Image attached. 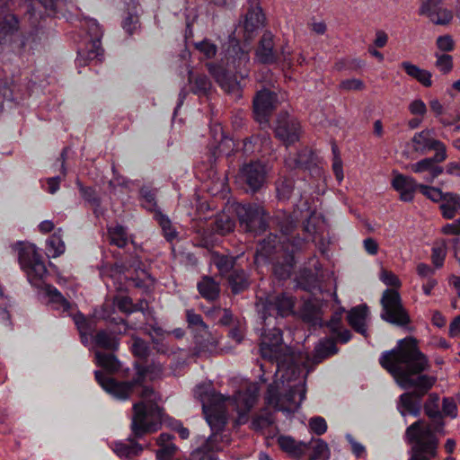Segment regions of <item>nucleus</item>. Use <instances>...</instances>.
I'll return each instance as SVG.
<instances>
[{"label":"nucleus","instance_id":"nucleus-43","mask_svg":"<svg viewBox=\"0 0 460 460\" xmlns=\"http://www.w3.org/2000/svg\"><path fill=\"white\" fill-rule=\"evenodd\" d=\"M186 322L188 327L193 332L208 333V326L203 321L201 314L195 313L193 309L186 310Z\"/></svg>","mask_w":460,"mask_h":460},{"label":"nucleus","instance_id":"nucleus-5","mask_svg":"<svg viewBox=\"0 0 460 460\" xmlns=\"http://www.w3.org/2000/svg\"><path fill=\"white\" fill-rule=\"evenodd\" d=\"M439 402L440 397L438 394H429L422 407L430 423L424 419H419L406 428L403 438L411 446L410 460H436L438 457V436L446 434V422Z\"/></svg>","mask_w":460,"mask_h":460},{"label":"nucleus","instance_id":"nucleus-42","mask_svg":"<svg viewBox=\"0 0 460 460\" xmlns=\"http://www.w3.org/2000/svg\"><path fill=\"white\" fill-rule=\"evenodd\" d=\"M15 87L13 80H0V113L4 111V102H19L20 97L15 93Z\"/></svg>","mask_w":460,"mask_h":460},{"label":"nucleus","instance_id":"nucleus-21","mask_svg":"<svg viewBox=\"0 0 460 460\" xmlns=\"http://www.w3.org/2000/svg\"><path fill=\"white\" fill-rule=\"evenodd\" d=\"M115 352L95 351V364L109 374H120L123 378L131 376V369L124 367L122 363L115 356Z\"/></svg>","mask_w":460,"mask_h":460},{"label":"nucleus","instance_id":"nucleus-8","mask_svg":"<svg viewBox=\"0 0 460 460\" xmlns=\"http://www.w3.org/2000/svg\"><path fill=\"white\" fill-rule=\"evenodd\" d=\"M256 260L261 258L272 265V273L279 280L289 279L296 265L293 250L283 249L279 244L278 234H270L258 243L256 249Z\"/></svg>","mask_w":460,"mask_h":460},{"label":"nucleus","instance_id":"nucleus-56","mask_svg":"<svg viewBox=\"0 0 460 460\" xmlns=\"http://www.w3.org/2000/svg\"><path fill=\"white\" fill-rule=\"evenodd\" d=\"M345 438L348 441V443L350 445L351 453L353 454V456L356 458L359 459V458H363L365 456H367L366 447L364 445H362L361 443L356 441V439L354 438V437L351 434L347 433L345 435Z\"/></svg>","mask_w":460,"mask_h":460},{"label":"nucleus","instance_id":"nucleus-51","mask_svg":"<svg viewBox=\"0 0 460 460\" xmlns=\"http://www.w3.org/2000/svg\"><path fill=\"white\" fill-rule=\"evenodd\" d=\"M429 19L436 25H447L453 20V13L451 10L442 6L435 12L433 16H429Z\"/></svg>","mask_w":460,"mask_h":460},{"label":"nucleus","instance_id":"nucleus-28","mask_svg":"<svg viewBox=\"0 0 460 460\" xmlns=\"http://www.w3.org/2000/svg\"><path fill=\"white\" fill-rule=\"evenodd\" d=\"M75 184L82 199L93 208V213L96 218H100L104 214L102 208V199L97 193L95 188L92 186H84L80 180H76Z\"/></svg>","mask_w":460,"mask_h":460},{"label":"nucleus","instance_id":"nucleus-58","mask_svg":"<svg viewBox=\"0 0 460 460\" xmlns=\"http://www.w3.org/2000/svg\"><path fill=\"white\" fill-rule=\"evenodd\" d=\"M345 312L344 307H340L337 309L332 314L329 321H324L323 326H326L330 332L333 331V329L342 327V314Z\"/></svg>","mask_w":460,"mask_h":460},{"label":"nucleus","instance_id":"nucleus-64","mask_svg":"<svg viewBox=\"0 0 460 460\" xmlns=\"http://www.w3.org/2000/svg\"><path fill=\"white\" fill-rule=\"evenodd\" d=\"M138 24V18L131 13H128L127 17L122 21V27L126 32L129 35L133 34Z\"/></svg>","mask_w":460,"mask_h":460},{"label":"nucleus","instance_id":"nucleus-27","mask_svg":"<svg viewBox=\"0 0 460 460\" xmlns=\"http://www.w3.org/2000/svg\"><path fill=\"white\" fill-rule=\"evenodd\" d=\"M159 189L153 183L147 182L141 185L137 191V200L142 208L149 213H154L161 208L158 206Z\"/></svg>","mask_w":460,"mask_h":460},{"label":"nucleus","instance_id":"nucleus-18","mask_svg":"<svg viewBox=\"0 0 460 460\" xmlns=\"http://www.w3.org/2000/svg\"><path fill=\"white\" fill-rule=\"evenodd\" d=\"M272 151L271 138L269 132L261 130L245 137L242 144L243 155L265 156Z\"/></svg>","mask_w":460,"mask_h":460},{"label":"nucleus","instance_id":"nucleus-30","mask_svg":"<svg viewBox=\"0 0 460 460\" xmlns=\"http://www.w3.org/2000/svg\"><path fill=\"white\" fill-rule=\"evenodd\" d=\"M277 443L281 451L291 457L301 458L309 446L303 441H296L293 437L288 435H280L277 438Z\"/></svg>","mask_w":460,"mask_h":460},{"label":"nucleus","instance_id":"nucleus-7","mask_svg":"<svg viewBox=\"0 0 460 460\" xmlns=\"http://www.w3.org/2000/svg\"><path fill=\"white\" fill-rule=\"evenodd\" d=\"M21 269L25 272L28 281L37 288L44 291L49 298L48 304L56 310L69 312L71 304L61 292L53 285L45 282L44 279L48 274L42 256L36 251L34 246L28 249H21L18 257Z\"/></svg>","mask_w":460,"mask_h":460},{"label":"nucleus","instance_id":"nucleus-9","mask_svg":"<svg viewBox=\"0 0 460 460\" xmlns=\"http://www.w3.org/2000/svg\"><path fill=\"white\" fill-rule=\"evenodd\" d=\"M240 227L254 236L263 234L268 226V217L264 208L256 203H238L234 208Z\"/></svg>","mask_w":460,"mask_h":460},{"label":"nucleus","instance_id":"nucleus-11","mask_svg":"<svg viewBox=\"0 0 460 460\" xmlns=\"http://www.w3.org/2000/svg\"><path fill=\"white\" fill-rule=\"evenodd\" d=\"M86 33L88 35V42L84 49L77 50L75 64L77 66H84L89 62L96 60L101 61L103 56V49L102 48V30L95 19H88L85 21Z\"/></svg>","mask_w":460,"mask_h":460},{"label":"nucleus","instance_id":"nucleus-14","mask_svg":"<svg viewBox=\"0 0 460 460\" xmlns=\"http://www.w3.org/2000/svg\"><path fill=\"white\" fill-rule=\"evenodd\" d=\"M268 175L267 165L260 160L251 161L240 168L239 180L247 192L256 193L265 184Z\"/></svg>","mask_w":460,"mask_h":460},{"label":"nucleus","instance_id":"nucleus-41","mask_svg":"<svg viewBox=\"0 0 460 460\" xmlns=\"http://www.w3.org/2000/svg\"><path fill=\"white\" fill-rule=\"evenodd\" d=\"M188 80L190 91L197 95H207L211 88V82L205 75H195L192 71H189Z\"/></svg>","mask_w":460,"mask_h":460},{"label":"nucleus","instance_id":"nucleus-49","mask_svg":"<svg viewBox=\"0 0 460 460\" xmlns=\"http://www.w3.org/2000/svg\"><path fill=\"white\" fill-rule=\"evenodd\" d=\"M109 234L111 244H114L119 248H123L127 245L128 238L123 226H116L109 230Z\"/></svg>","mask_w":460,"mask_h":460},{"label":"nucleus","instance_id":"nucleus-29","mask_svg":"<svg viewBox=\"0 0 460 460\" xmlns=\"http://www.w3.org/2000/svg\"><path fill=\"white\" fill-rule=\"evenodd\" d=\"M314 152L307 148L304 147L298 150L294 155H289L285 159L286 166L291 170L301 169V170H310L312 165L314 164Z\"/></svg>","mask_w":460,"mask_h":460},{"label":"nucleus","instance_id":"nucleus-57","mask_svg":"<svg viewBox=\"0 0 460 460\" xmlns=\"http://www.w3.org/2000/svg\"><path fill=\"white\" fill-rule=\"evenodd\" d=\"M436 66L443 74L449 73L453 68V58L448 54L436 55Z\"/></svg>","mask_w":460,"mask_h":460},{"label":"nucleus","instance_id":"nucleus-62","mask_svg":"<svg viewBox=\"0 0 460 460\" xmlns=\"http://www.w3.org/2000/svg\"><path fill=\"white\" fill-rule=\"evenodd\" d=\"M380 279L388 287L398 288L402 285L399 278L394 272L386 270H382Z\"/></svg>","mask_w":460,"mask_h":460},{"label":"nucleus","instance_id":"nucleus-45","mask_svg":"<svg viewBox=\"0 0 460 460\" xmlns=\"http://www.w3.org/2000/svg\"><path fill=\"white\" fill-rule=\"evenodd\" d=\"M65 252V243L60 236L52 234L46 241V254L49 257L56 258Z\"/></svg>","mask_w":460,"mask_h":460},{"label":"nucleus","instance_id":"nucleus-37","mask_svg":"<svg viewBox=\"0 0 460 460\" xmlns=\"http://www.w3.org/2000/svg\"><path fill=\"white\" fill-rule=\"evenodd\" d=\"M197 288L200 296L208 301H214L219 296L220 289L218 284L208 276L203 277L198 282Z\"/></svg>","mask_w":460,"mask_h":460},{"label":"nucleus","instance_id":"nucleus-15","mask_svg":"<svg viewBox=\"0 0 460 460\" xmlns=\"http://www.w3.org/2000/svg\"><path fill=\"white\" fill-rule=\"evenodd\" d=\"M278 95L269 89H262L257 92L252 102V113L254 119L261 126L269 125L270 118L276 108Z\"/></svg>","mask_w":460,"mask_h":460},{"label":"nucleus","instance_id":"nucleus-1","mask_svg":"<svg viewBox=\"0 0 460 460\" xmlns=\"http://www.w3.org/2000/svg\"><path fill=\"white\" fill-rule=\"evenodd\" d=\"M296 297L282 292L269 295L257 303L258 320L254 327L260 336V352L263 359L276 365V376L288 389L281 394L274 384L268 386L265 399L269 405L288 414L296 411L306 397L305 369L306 362L289 348L283 347L284 319L295 313Z\"/></svg>","mask_w":460,"mask_h":460},{"label":"nucleus","instance_id":"nucleus-63","mask_svg":"<svg viewBox=\"0 0 460 460\" xmlns=\"http://www.w3.org/2000/svg\"><path fill=\"white\" fill-rule=\"evenodd\" d=\"M409 111L414 116H420L423 118L427 113V106L420 99H416L409 104Z\"/></svg>","mask_w":460,"mask_h":460},{"label":"nucleus","instance_id":"nucleus-2","mask_svg":"<svg viewBox=\"0 0 460 460\" xmlns=\"http://www.w3.org/2000/svg\"><path fill=\"white\" fill-rule=\"evenodd\" d=\"M94 377L106 393L117 399L126 400L134 394L143 399L132 406L131 433L127 438L128 442L116 441L113 447V451L119 459L135 460L144 451V446L138 440L159 430L164 418V409L152 399L155 394L154 388L145 385L147 379L155 378V366L135 361L134 375L126 381L107 376L101 370L94 371Z\"/></svg>","mask_w":460,"mask_h":460},{"label":"nucleus","instance_id":"nucleus-36","mask_svg":"<svg viewBox=\"0 0 460 460\" xmlns=\"http://www.w3.org/2000/svg\"><path fill=\"white\" fill-rule=\"evenodd\" d=\"M211 431L222 432L227 422L226 410H202Z\"/></svg>","mask_w":460,"mask_h":460},{"label":"nucleus","instance_id":"nucleus-38","mask_svg":"<svg viewBox=\"0 0 460 460\" xmlns=\"http://www.w3.org/2000/svg\"><path fill=\"white\" fill-rule=\"evenodd\" d=\"M234 227V218L226 213L217 215L211 224V231L219 235H226L231 233Z\"/></svg>","mask_w":460,"mask_h":460},{"label":"nucleus","instance_id":"nucleus-24","mask_svg":"<svg viewBox=\"0 0 460 460\" xmlns=\"http://www.w3.org/2000/svg\"><path fill=\"white\" fill-rule=\"evenodd\" d=\"M369 315L368 306L366 304L352 307L347 314L349 326L358 333L367 337V320Z\"/></svg>","mask_w":460,"mask_h":460},{"label":"nucleus","instance_id":"nucleus-35","mask_svg":"<svg viewBox=\"0 0 460 460\" xmlns=\"http://www.w3.org/2000/svg\"><path fill=\"white\" fill-rule=\"evenodd\" d=\"M152 215L153 219L161 228L163 236L167 242L172 243L178 237V232L173 227L170 217L164 214L161 208L152 213Z\"/></svg>","mask_w":460,"mask_h":460},{"label":"nucleus","instance_id":"nucleus-60","mask_svg":"<svg viewBox=\"0 0 460 460\" xmlns=\"http://www.w3.org/2000/svg\"><path fill=\"white\" fill-rule=\"evenodd\" d=\"M330 332L333 336V340L336 341V342H340L341 344L348 343L352 338L351 332L343 328V326L341 328L333 329V331Z\"/></svg>","mask_w":460,"mask_h":460},{"label":"nucleus","instance_id":"nucleus-50","mask_svg":"<svg viewBox=\"0 0 460 460\" xmlns=\"http://www.w3.org/2000/svg\"><path fill=\"white\" fill-rule=\"evenodd\" d=\"M443 4L444 0H422L419 9V14L425 15L428 18L433 16L435 12L440 9Z\"/></svg>","mask_w":460,"mask_h":460},{"label":"nucleus","instance_id":"nucleus-12","mask_svg":"<svg viewBox=\"0 0 460 460\" xmlns=\"http://www.w3.org/2000/svg\"><path fill=\"white\" fill-rule=\"evenodd\" d=\"M128 324L121 317H112L105 329H100L93 336V347L106 351L116 352L119 348V336L126 332Z\"/></svg>","mask_w":460,"mask_h":460},{"label":"nucleus","instance_id":"nucleus-61","mask_svg":"<svg viewBox=\"0 0 460 460\" xmlns=\"http://www.w3.org/2000/svg\"><path fill=\"white\" fill-rule=\"evenodd\" d=\"M438 49L441 51L450 52L455 49V42L450 35H442L436 40Z\"/></svg>","mask_w":460,"mask_h":460},{"label":"nucleus","instance_id":"nucleus-47","mask_svg":"<svg viewBox=\"0 0 460 460\" xmlns=\"http://www.w3.org/2000/svg\"><path fill=\"white\" fill-rule=\"evenodd\" d=\"M330 449L328 444L322 438H317L313 441L312 453L310 454L309 460H318L320 458H328Z\"/></svg>","mask_w":460,"mask_h":460},{"label":"nucleus","instance_id":"nucleus-46","mask_svg":"<svg viewBox=\"0 0 460 460\" xmlns=\"http://www.w3.org/2000/svg\"><path fill=\"white\" fill-rule=\"evenodd\" d=\"M337 352L338 348L336 345V341L332 338L321 341L315 348L316 357L321 359L335 355Z\"/></svg>","mask_w":460,"mask_h":460},{"label":"nucleus","instance_id":"nucleus-17","mask_svg":"<svg viewBox=\"0 0 460 460\" xmlns=\"http://www.w3.org/2000/svg\"><path fill=\"white\" fill-rule=\"evenodd\" d=\"M441 151L442 152L435 153L432 157H426L417 163L410 164L411 171L414 173L426 172L423 176V180L429 183L433 182L434 180L444 172L443 167L438 165V164L444 162L447 155V151Z\"/></svg>","mask_w":460,"mask_h":460},{"label":"nucleus","instance_id":"nucleus-3","mask_svg":"<svg viewBox=\"0 0 460 460\" xmlns=\"http://www.w3.org/2000/svg\"><path fill=\"white\" fill-rule=\"evenodd\" d=\"M63 0H0V49L17 54L39 50L49 37L50 17H66Z\"/></svg>","mask_w":460,"mask_h":460},{"label":"nucleus","instance_id":"nucleus-10","mask_svg":"<svg viewBox=\"0 0 460 460\" xmlns=\"http://www.w3.org/2000/svg\"><path fill=\"white\" fill-rule=\"evenodd\" d=\"M380 304L382 306L381 318L396 326H406L411 318L404 308L400 293L394 288L384 290Z\"/></svg>","mask_w":460,"mask_h":460},{"label":"nucleus","instance_id":"nucleus-59","mask_svg":"<svg viewBox=\"0 0 460 460\" xmlns=\"http://www.w3.org/2000/svg\"><path fill=\"white\" fill-rule=\"evenodd\" d=\"M339 88L344 91H362L365 88V84L357 78L345 79L340 83Z\"/></svg>","mask_w":460,"mask_h":460},{"label":"nucleus","instance_id":"nucleus-13","mask_svg":"<svg viewBox=\"0 0 460 460\" xmlns=\"http://www.w3.org/2000/svg\"><path fill=\"white\" fill-rule=\"evenodd\" d=\"M423 196L433 202L438 203L442 217L453 219L460 211V195L455 192H443L439 188L421 184L419 190Z\"/></svg>","mask_w":460,"mask_h":460},{"label":"nucleus","instance_id":"nucleus-23","mask_svg":"<svg viewBox=\"0 0 460 460\" xmlns=\"http://www.w3.org/2000/svg\"><path fill=\"white\" fill-rule=\"evenodd\" d=\"M421 184L418 183L413 177L402 173L396 174L392 180V187L400 193V200L403 202L413 201L415 192L420 190Z\"/></svg>","mask_w":460,"mask_h":460},{"label":"nucleus","instance_id":"nucleus-53","mask_svg":"<svg viewBox=\"0 0 460 460\" xmlns=\"http://www.w3.org/2000/svg\"><path fill=\"white\" fill-rule=\"evenodd\" d=\"M114 304L120 312L125 313L127 314H129L138 310V308H137V305L133 304L132 299L129 296H117L114 299Z\"/></svg>","mask_w":460,"mask_h":460},{"label":"nucleus","instance_id":"nucleus-32","mask_svg":"<svg viewBox=\"0 0 460 460\" xmlns=\"http://www.w3.org/2000/svg\"><path fill=\"white\" fill-rule=\"evenodd\" d=\"M75 323L79 331L81 342L87 346L89 339L93 342V336L95 334V323L92 319H88L84 314L78 313L74 317Z\"/></svg>","mask_w":460,"mask_h":460},{"label":"nucleus","instance_id":"nucleus-52","mask_svg":"<svg viewBox=\"0 0 460 460\" xmlns=\"http://www.w3.org/2000/svg\"><path fill=\"white\" fill-rule=\"evenodd\" d=\"M294 190V181L284 178L277 184V194L279 199H288Z\"/></svg>","mask_w":460,"mask_h":460},{"label":"nucleus","instance_id":"nucleus-55","mask_svg":"<svg viewBox=\"0 0 460 460\" xmlns=\"http://www.w3.org/2000/svg\"><path fill=\"white\" fill-rule=\"evenodd\" d=\"M309 428L312 433L321 436L327 430V422L321 416H314L309 420Z\"/></svg>","mask_w":460,"mask_h":460},{"label":"nucleus","instance_id":"nucleus-16","mask_svg":"<svg viewBox=\"0 0 460 460\" xmlns=\"http://www.w3.org/2000/svg\"><path fill=\"white\" fill-rule=\"evenodd\" d=\"M275 137L285 146H290L299 141L301 126L299 121L287 111L279 113L274 128Z\"/></svg>","mask_w":460,"mask_h":460},{"label":"nucleus","instance_id":"nucleus-26","mask_svg":"<svg viewBox=\"0 0 460 460\" xmlns=\"http://www.w3.org/2000/svg\"><path fill=\"white\" fill-rule=\"evenodd\" d=\"M197 393L202 401V410H226V397L214 388L200 385L197 386Z\"/></svg>","mask_w":460,"mask_h":460},{"label":"nucleus","instance_id":"nucleus-40","mask_svg":"<svg viewBox=\"0 0 460 460\" xmlns=\"http://www.w3.org/2000/svg\"><path fill=\"white\" fill-rule=\"evenodd\" d=\"M304 320L313 325L323 326V312L321 305L308 300L304 305Z\"/></svg>","mask_w":460,"mask_h":460},{"label":"nucleus","instance_id":"nucleus-39","mask_svg":"<svg viewBox=\"0 0 460 460\" xmlns=\"http://www.w3.org/2000/svg\"><path fill=\"white\" fill-rule=\"evenodd\" d=\"M212 261L223 276L230 274L232 270L236 269L237 257L231 254L214 252L212 254Z\"/></svg>","mask_w":460,"mask_h":460},{"label":"nucleus","instance_id":"nucleus-33","mask_svg":"<svg viewBox=\"0 0 460 460\" xmlns=\"http://www.w3.org/2000/svg\"><path fill=\"white\" fill-rule=\"evenodd\" d=\"M401 67L410 77L415 79L425 87H430L432 85V74L425 69H421L417 65H414L409 61H403L401 63Z\"/></svg>","mask_w":460,"mask_h":460},{"label":"nucleus","instance_id":"nucleus-20","mask_svg":"<svg viewBox=\"0 0 460 460\" xmlns=\"http://www.w3.org/2000/svg\"><path fill=\"white\" fill-rule=\"evenodd\" d=\"M211 141L208 144L211 157L214 159L221 155H230L234 143L229 138L220 123L210 125Z\"/></svg>","mask_w":460,"mask_h":460},{"label":"nucleus","instance_id":"nucleus-22","mask_svg":"<svg viewBox=\"0 0 460 460\" xmlns=\"http://www.w3.org/2000/svg\"><path fill=\"white\" fill-rule=\"evenodd\" d=\"M137 266L135 267V270L133 273H129V270H128L127 266L124 263L116 262L111 270V279H119V280H121L123 279L129 285H133L136 288H145L146 287L145 279L139 276V271L146 278L149 279L150 276L145 270H142L140 268L141 262L140 261H137Z\"/></svg>","mask_w":460,"mask_h":460},{"label":"nucleus","instance_id":"nucleus-6","mask_svg":"<svg viewBox=\"0 0 460 460\" xmlns=\"http://www.w3.org/2000/svg\"><path fill=\"white\" fill-rule=\"evenodd\" d=\"M207 67L221 89L235 99L242 97L250 73V57L238 40L230 37L220 62L207 63Z\"/></svg>","mask_w":460,"mask_h":460},{"label":"nucleus","instance_id":"nucleus-4","mask_svg":"<svg viewBox=\"0 0 460 460\" xmlns=\"http://www.w3.org/2000/svg\"><path fill=\"white\" fill-rule=\"evenodd\" d=\"M383 368L407 392L402 394L396 409L402 417L421 414L422 399L437 382V377L424 374L429 367L427 356L420 351L417 339L409 336L399 340L391 350L384 351L379 358Z\"/></svg>","mask_w":460,"mask_h":460},{"label":"nucleus","instance_id":"nucleus-54","mask_svg":"<svg viewBox=\"0 0 460 460\" xmlns=\"http://www.w3.org/2000/svg\"><path fill=\"white\" fill-rule=\"evenodd\" d=\"M440 411L443 413V419L445 417H450L451 419L456 418L458 411L454 398L444 397L442 401V409Z\"/></svg>","mask_w":460,"mask_h":460},{"label":"nucleus","instance_id":"nucleus-25","mask_svg":"<svg viewBox=\"0 0 460 460\" xmlns=\"http://www.w3.org/2000/svg\"><path fill=\"white\" fill-rule=\"evenodd\" d=\"M411 141L414 149L421 154H426L431 150L436 151V153L442 152L441 150L447 151L445 144L431 137L430 131L428 129L415 133Z\"/></svg>","mask_w":460,"mask_h":460},{"label":"nucleus","instance_id":"nucleus-34","mask_svg":"<svg viewBox=\"0 0 460 460\" xmlns=\"http://www.w3.org/2000/svg\"><path fill=\"white\" fill-rule=\"evenodd\" d=\"M264 19V13L260 6L251 7L247 11L244 17L243 28L249 38L251 37L250 34L253 33L263 24Z\"/></svg>","mask_w":460,"mask_h":460},{"label":"nucleus","instance_id":"nucleus-19","mask_svg":"<svg viewBox=\"0 0 460 460\" xmlns=\"http://www.w3.org/2000/svg\"><path fill=\"white\" fill-rule=\"evenodd\" d=\"M272 32L266 31L261 37L255 49V58L258 63L266 66L279 63V53L276 48Z\"/></svg>","mask_w":460,"mask_h":460},{"label":"nucleus","instance_id":"nucleus-48","mask_svg":"<svg viewBox=\"0 0 460 460\" xmlns=\"http://www.w3.org/2000/svg\"><path fill=\"white\" fill-rule=\"evenodd\" d=\"M195 48L207 59L215 58L217 53V46L208 39L197 42Z\"/></svg>","mask_w":460,"mask_h":460},{"label":"nucleus","instance_id":"nucleus-44","mask_svg":"<svg viewBox=\"0 0 460 460\" xmlns=\"http://www.w3.org/2000/svg\"><path fill=\"white\" fill-rule=\"evenodd\" d=\"M132 354L139 359H146L150 354V347L145 340L133 336L129 345Z\"/></svg>","mask_w":460,"mask_h":460},{"label":"nucleus","instance_id":"nucleus-31","mask_svg":"<svg viewBox=\"0 0 460 460\" xmlns=\"http://www.w3.org/2000/svg\"><path fill=\"white\" fill-rule=\"evenodd\" d=\"M227 283L234 295L247 290L251 285L249 274L242 268H236L227 275Z\"/></svg>","mask_w":460,"mask_h":460}]
</instances>
